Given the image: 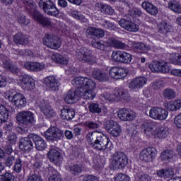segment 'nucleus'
<instances>
[{
  "mask_svg": "<svg viewBox=\"0 0 181 181\" xmlns=\"http://www.w3.org/2000/svg\"><path fill=\"white\" fill-rule=\"evenodd\" d=\"M73 86H79L81 98L84 100H94L95 98V83L93 80L83 77L77 76L71 81Z\"/></svg>",
  "mask_w": 181,
  "mask_h": 181,
  "instance_id": "obj_1",
  "label": "nucleus"
},
{
  "mask_svg": "<svg viewBox=\"0 0 181 181\" xmlns=\"http://www.w3.org/2000/svg\"><path fill=\"white\" fill-rule=\"evenodd\" d=\"M142 131L147 136H154L158 139H165L169 134V131L164 127H158L156 122L152 120H146L140 126Z\"/></svg>",
  "mask_w": 181,
  "mask_h": 181,
  "instance_id": "obj_2",
  "label": "nucleus"
},
{
  "mask_svg": "<svg viewBox=\"0 0 181 181\" xmlns=\"http://www.w3.org/2000/svg\"><path fill=\"white\" fill-rule=\"evenodd\" d=\"M44 136L49 144H54L62 141L64 136L69 141L73 139L74 134L70 130H66L65 132L56 126H51L44 132Z\"/></svg>",
  "mask_w": 181,
  "mask_h": 181,
  "instance_id": "obj_3",
  "label": "nucleus"
},
{
  "mask_svg": "<svg viewBox=\"0 0 181 181\" xmlns=\"http://www.w3.org/2000/svg\"><path fill=\"white\" fill-rule=\"evenodd\" d=\"M86 142L90 148H93L95 151H105L108 148V145H112L111 139L104 134L94 136V132H89L86 135Z\"/></svg>",
  "mask_w": 181,
  "mask_h": 181,
  "instance_id": "obj_4",
  "label": "nucleus"
},
{
  "mask_svg": "<svg viewBox=\"0 0 181 181\" xmlns=\"http://www.w3.org/2000/svg\"><path fill=\"white\" fill-rule=\"evenodd\" d=\"M25 11L35 22H37L43 28H50L52 26V21L45 17L44 14H42L39 10L33 8V4H31L30 6H26Z\"/></svg>",
  "mask_w": 181,
  "mask_h": 181,
  "instance_id": "obj_5",
  "label": "nucleus"
},
{
  "mask_svg": "<svg viewBox=\"0 0 181 181\" xmlns=\"http://www.w3.org/2000/svg\"><path fill=\"white\" fill-rule=\"evenodd\" d=\"M128 165V156L124 152H117L113 155L111 166L114 170L125 169Z\"/></svg>",
  "mask_w": 181,
  "mask_h": 181,
  "instance_id": "obj_6",
  "label": "nucleus"
},
{
  "mask_svg": "<svg viewBox=\"0 0 181 181\" xmlns=\"http://www.w3.org/2000/svg\"><path fill=\"white\" fill-rule=\"evenodd\" d=\"M39 8L49 16H57L59 10L52 0H40Z\"/></svg>",
  "mask_w": 181,
  "mask_h": 181,
  "instance_id": "obj_7",
  "label": "nucleus"
},
{
  "mask_svg": "<svg viewBox=\"0 0 181 181\" xmlns=\"http://www.w3.org/2000/svg\"><path fill=\"white\" fill-rule=\"evenodd\" d=\"M18 86H20L23 90H25V91H32V90H35L36 83L32 76L25 74L20 77Z\"/></svg>",
  "mask_w": 181,
  "mask_h": 181,
  "instance_id": "obj_8",
  "label": "nucleus"
},
{
  "mask_svg": "<svg viewBox=\"0 0 181 181\" xmlns=\"http://www.w3.org/2000/svg\"><path fill=\"white\" fill-rule=\"evenodd\" d=\"M112 60L117 63L129 64L132 60V55L124 51H113L112 53Z\"/></svg>",
  "mask_w": 181,
  "mask_h": 181,
  "instance_id": "obj_9",
  "label": "nucleus"
},
{
  "mask_svg": "<svg viewBox=\"0 0 181 181\" xmlns=\"http://www.w3.org/2000/svg\"><path fill=\"white\" fill-rule=\"evenodd\" d=\"M43 41L49 49H59L62 46V40L55 34H45Z\"/></svg>",
  "mask_w": 181,
  "mask_h": 181,
  "instance_id": "obj_10",
  "label": "nucleus"
},
{
  "mask_svg": "<svg viewBox=\"0 0 181 181\" xmlns=\"http://www.w3.org/2000/svg\"><path fill=\"white\" fill-rule=\"evenodd\" d=\"M156 155H158V151L155 147H147L140 152L139 156L143 162L149 163L156 158Z\"/></svg>",
  "mask_w": 181,
  "mask_h": 181,
  "instance_id": "obj_11",
  "label": "nucleus"
},
{
  "mask_svg": "<svg viewBox=\"0 0 181 181\" xmlns=\"http://www.w3.org/2000/svg\"><path fill=\"white\" fill-rule=\"evenodd\" d=\"M16 120L23 125H30L35 121V114L30 111L20 112L16 117Z\"/></svg>",
  "mask_w": 181,
  "mask_h": 181,
  "instance_id": "obj_12",
  "label": "nucleus"
},
{
  "mask_svg": "<svg viewBox=\"0 0 181 181\" xmlns=\"http://www.w3.org/2000/svg\"><path fill=\"white\" fill-rule=\"evenodd\" d=\"M168 115H169V112L163 108L154 107L149 110V117L153 119L163 121L168 118Z\"/></svg>",
  "mask_w": 181,
  "mask_h": 181,
  "instance_id": "obj_13",
  "label": "nucleus"
},
{
  "mask_svg": "<svg viewBox=\"0 0 181 181\" xmlns=\"http://www.w3.org/2000/svg\"><path fill=\"white\" fill-rule=\"evenodd\" d=\"M34 134H29L28 136L21 139L19 148L25 153H29L33 149V136Z\"/></svg>",
  "mask_w": 181,
  "mask_h": 181,
  "instance_id": "obj_14",
  "label": "nucleus"
},
{
  "mask_svg": "<svg viewBox=\"0 0 181 181\" xmlns=\"http://www.w3.org/2000/svg\"><path fill=\"white\" fill-rule=\"evenodd\" d=\"M105 129L107 130V132L112 135V136H114L115 138H117L121 135V132L122 131L121 129V126L117 122L114 120H108L105 123Z\"/></svg>",
  "mask_w": 181,
  "mask_h": 181,
  "instance_id": "obj_15",
  "label": "nucleus"
},
{
  "mask_svg": "<svg viewBox=\"0 0 181 181\" xmlns=\"http://www.w3.org/2000/svg\"><path fill=\"white\" fill-rule=\"evenodd\" d=\"M109 74L115 80H122L128 76V71L122 67L113 66L110 69Z\"/></svg>",
  "mask_w": 181,
  "mask_h": 181,
  "instance_id": "obj_16",
  "label": "nucleus"
},
{
  "mask_svg": "<svg viewBox=\"0 0 181 181\" xmlns=\"http://www.w3.org/2000/svg\"><path fill=\"white\" fill-rule=\"evenodd\" d=\"M76 89H71L68 91L67 94L64 95V100L67 104H70L73 100L81 98L80 95V85H74Z\"/></svg>",
  "mask_w": 181,
  "mask_h": 181,
  "instance_id": "obj_17",
  "label": "nucleus"
},
{
  "mask_svg": "<svg viewBox=\"0 0 181 181\" xmlns=\"http://www.w3.org/2000/svg\"><path fill=\"white\" fill-rule=\"evenodd\" d=\"M47 156L55 165H62L63 163V156H62V153L55 148H51L47 153Z\"/></svg>",
  "mask_w": 181,
  "mask_h": 181,
  "instance_id": "obj_18",
  "label": "nucleus"
},
{
  "mask_svg": "<svg viewBox=\"0 0 181 181\" xmlns=\"http://www.w3.org/2000/svg\"><path fill=\"white\" fill-rule=\"evenodd\" d=\"M113 95H115V98H117L119 101H122V103H128L129 98H131V95L127 90L119 88L115 90Z\"/></svg>",
  "mask_w": 181,
  "mask_h": 181,
  "instance_id": "obj_19",
  "label": "nucleus"
},
{
  "mask_svg": "<svg viewBox=\"0 0 181 181\" xmlns=\"http://www.w3.org/2000/svg\"><path fill=\"white\" fill-rule=\"evenodd\" d=\"M119 25L125 30L129 32H138L139 30V25L135 24V23L128 21L127 19H122L119 21Z\"/></svg>",
  "mask_w": 181,
  "mask_h": 181,
  "instance_id": "obj_20",
  "label": "nucleus"
},
{
  "mask_svg": "<svg viewBox=\"0 0 181 181\" xmlns=\"http://www.w3.org/2000/svg\"><path fill=\"white\" fill-rule=\"evenodd\" d=\"M24 67L28 71H42L45 70V64L37 62H26Z\"/></svg>",
  "mask_w": 181,
  "mask_h": 181,
  "instance_id": "obj_21",
  "label": "nucleus"
},
{
  "mask_svg": "<svg viewBox=\"0 0 181 181\" xmlns=\"http://www.w3.org/2000/svg\"><path fill=\"white\" fill-rule=\"evenodd\" d=\"M12 103H14L16 107L18 108H23V107H26L27 100L26 98L23 94L16 93L12 98H11Z\"/></svg>",
  "mask_w": 181,
  "mask_h": 181,
  "instance_id": "obj_22",
  "label": "nucleus"
},
{
  "mask_svg": "<svg viewBox=\"0 0 181 181\" xmlns=\"http://www.w3.org/2000/svg\"><path fill=\"white\" fill-rule=\"evenodd\" d=\"M33 141L35 145V148L37 151H45L47 148V144L46 141L43 139L40 136L37 134H33Z\"/></svg>",
  "mask_w": 181,
  "mask_h": 181,
  "instance_id": "obj_23",
  "label": "nucleus"
},
{
  "mask_svg": "<svg viewBox=\"0 0 181 181\" xmlns=\"http://www.w3.org/2000/svg\"><path fill=\"white\" fill-rule=\"evenodd\" d=\"M117 115L122 121H134L135 119V114L130 112L129 110L125 108L120 109Z\"/></svg>",
  "mask_w": 181,
  "mask_h": 181,
  "instance_id": "obj_24",
  "label": "nucleus"
},
{
  "mask_svg": "<svg viewBox=\"0 0 181 181\" xmlns=\"http://www.w3.org/2000/svg\"><path fill=\"white\" fill-rule=\"evenodd\" d=\"M13 42L16 45H21L22 46H25L29 43V37L28 35H24L23 33H17L13 37Z\"/></svg>",
  "mask_w": 181,
  "mask_h": 181,
  "instance_id": "obj_25",
  "label": "nucleus"
},
{
  "mask_svg": "<svg viewBox=\"0 0 181 181\" xmlns=\"http://www.w3.org/2000/svg\"><path fill=\"white\" fill-rule=\"evenodd\" d=\"M1 62L3 63V66L6 69V70H8L11 73H17L18 71V66L15 64L11 59L8 57H5L1 59Z\"/></svg>",
  "mask_w": 181,
  "mask_h": 181,
  "instance_id": "obj_26",
  "label": "nucleus"
},
{
  "mask_svg": "<svg viewBox=\"0 0 181 181\" xmlns=\"http://www.w3.org/2000/svg\"><path fill=\"white\" fill-rule=\"evenodd\" d=\"M143 9H145L147 13L152 15L153 16H156L158 15L159 10L156 6L152 4V3L148 1H144L141 4Z\"/></svg>",
  "mask_w": 181,
  "mask_h": 181,
  "instance_id": "obj_27",
  "label": "nucleus"
},
{
  "mask_svg": "<svg viewBox=\"0 0 181 181\" xmlns=\"http://www.w3.org/2000/svg\"><path fill=\"white\" fill-rule=\"evenodd\" d=\"M148 80L145 77H139L133 79L129 84V88L134 90L135 88H141L144 85L146 84Z\"/></svg>",
  "mask_w": 181,
  "mask_h": 181,
  "instance_id": "obj_28",
  "label": "nucleus"
},
{
  "mask_svg": "<svg viewBox=\"0 0 181 181\" xmlns=\"http://www.w3.org/2000/svg\"><path fill=\"white\" fill-rule=\"evenodd\" d=\"M86 33L89 36H93V37H97L98 39L104 37L105 35V33L103 30V29L94 27L88 28L86 30Z\"/></svg>",
  "mask_w": 181,
  "mask_h": 181,
  "instance_id": "obj_29",
  "label": "nucleus"
},
{
  "mask_svg": "<svg viewBox=\"0 0 181 181\" xmlns=\"http://www.w3.org/2000/svg\"><path fill=\"white\" fill-rule=\"evenodd\" d=\"M51 59L52 62L57 64H63L64 66H67V64H69V58L57 52H54L51 56Z\"/></svg>",
  "mask_w": 181,
  "mask_h": 181,
  "instance_id": "obj_30",
  "label": "nucleus"
},
{
  "mask_svg": "<svg viewBox=\"0 0 181 181\" xmlns=\"http://www.w3.org/2000/svg\"><path fill=\"white\" fill-rule=\"evenodd\" d=\"M76 116V112L74 109L64 108L61 110L62 119H66V121H71Z\"/></svg>",
  "mask_w": 181,
  "mask_h": 181,
  "instance_id": "obj_31",
  "label": "nucleus"
},
{
  "mask_svg": "<svg viewBox=\"0 0 181 181\" xmlns=\"http://www.w3.org/2000/svg\"><path fill=\"white\" fill-rule=\"evenodd\" d=\"M11 118V112L4 105H0V121L1 124L8 122Z\"/></svg>",
  "mask_w": 181,
  "mask_h": 181,
  "instance_id": "obj_32",
  "label": "nucleus"
},
{
  "mask_svg": "<svg viewBox=\"0 0 181 181\" xmlns=\"http://www.w3.org/2000/svg\"><path fill=\"white\" fill-rule=\"evenodd\" d=\"M175 156H176V153H175V151H173V150L167 149V150H164L161 153L160 158L162 161L165 160L167 162H172Z\"/></svg>",
  "mask_w": 181,
  "mask_h": 181,
  "instance_id": "obj_33",
  "label": "nucleus"
},
{
  "mask_svg": "<svg viewBox=\"0 0 181 181\" xmlns=\"http://www.w3.org/2000/svg\"><path fill=\"white\" fill-rule=\"evenodd\" d=\"M69 172L73 176H80L83 173V164L73 163L69 166Z\"/></svg>",
  "mask_w": 181,
  "mask_h": 181,
  "instance_id": "obj_34",
  "label": "nucleus"
},
{
  "mask_svg": "<svg viewBox=\"0 0 181 181\" xmlns=\"http://www.w3.org/2000/svg\"><path fill=\"white\" fill-rule=\"evenodd\" d=\"M43 83L49 88H55V87H57V84H59V81L56 79L54 76H49L45 78Z\"/></svg>",
  "mask_w": 181,
  "mask_h": 181,
  "instance_id": "obj_35",
  "label": "nucleus"
},
{
  "mask_svg": "<svg viewBox=\"0 0 181 181\" xmlns=\"http://www.w3.org/2000/svg\"><path fill=\"white\" fill-rule=\"evenodd\" d=\"M80 53L83 57V60L86 63L93 62V52L86 47L81 48Z\"/></svg>",
  "mask_w": 181,
  "mask_h": 181,
  "instance_id": "obj_36",
  "label": "nucleus"
},
{
  "mask_svg": "<svg viewBox=\"0 0 181 181\" xmlns=\"http://www.w3.org/2000/svg\"><path fill=\"white\" fill-rule=\"evenodd\" d=\"M165 107L168 111H177L181 109V100H171L166 104Z\"/></svg>",
  "mask_w": 181,
  "mask_h": 181,
  "instance_id": "obj_37",
  "label": "nucleus"
},
{
  "mask_svg": "<svg viewBox=\"0 0 181 181\" xmlns=\"http://www.w3.org/2000/svg\"><path fill=\"white\" fill-rule=\"evenodd\" d=\"M158 177H163V179H169L173 176V170L172 168H163L156 171Z\"/></svg>",
  "mask_w": 181,
  "mask_h": 181,
  "instance_id": "obj_38",
  "label": "nucleus"
},
{
  "mask_svg": "<svg viewBox=\"0 0 181 181\" xmlns=\"http://www.w3.org/2000/svg\"><path fill=\"white\" fill-rule=\"evenodd\" d=\"M93 78L98 80V81H107L108 80V74L101 71L100 69H95L93 71Z\"/></svg>",
  "mask_w": 181,
  "mask_h": 181,
  "instance_id": "obj_39",
  "label": "nucleus"
},
{
  "mask_svg": "<svg viewBox=\"0 0 181 181\" xmlns=\"http://www.w3.org/2000/svg\"><path fill=\"white\" fill-rule=\"evenodd\" d=\"M92 46L95 47V49H98V50H107V47L108 46V42L103 40L97 41L94 40L92 41Z\"/></svg>",
  "mask_w": 181,
  "mask_h": 181,
  "instance_id": "obj_40",
  "label": "nucleus"
},
{
  "mask_svg": "<svg viewBox=\"0 0 181 181\" xmlns=\"http://www.w3.org/2000/svg\"><path fill=\"white\" fill-rule=\"evenodd\" d=\"M109 43L112 47H115V49H125L127 47L125 43L115 38L109 40Z\"/></svg>",
  "mask_w": 181,
  "mask_h": 181,
  "instance_id": "obj_41",
  "label": "nucleus"
},
{
  "mask_svg": "<svg viewBox=\"0 0 181 181\" xmlns=\"http://www.w3.org/2000/svg\"><path fill=\"white\" fill-rule=\"evenodd\" d=\"M168 8L176 13H181V5L180 2L176 1H170L168 2Z\"/></svg>",
  "mask_w": 181,
  "mask_h": 181,
  "instance_id": "obj_42",
  "label": "nucleus"
},
{
  "mask_svg": "<svg viewBox=\"0 0 181 181\" xmlns=\"http://www.w3.org/2000/svg\"><path fill=\"white\" fill-rule=\"evenodd\" d=\"M163 95L165 100H173L176 97L175 90L167 88L163 91Z\"/></svg>",
  "mask_w": 181,
  "mask_h": 181,
  "instance_id": "obj_43",
  "label": "nucleus"
},
{
  "mask_svg": "<svg viewBox=\"0 0 181 181\" xmlns=\"http://www.w3.org/2000/svg\"><path fill=\"white\" fill-rule=\"evenodd\" d=\"M133 47L136 53H145V50H146V46L142 42L134 43Z\"/></svg>",
  "mask_w": 181,
  "mask_h": 181,
  "instance_id": "obj_44",
  "label": "nucleus"
},
{
  "mask_svg": "<svg viewBox=\"0 0 181 181\" xmlns=\"http://www.w3.org/2000/svg\"><path fill=\"white\" fill-rule=\"evenodd\" d=\"M50 176L48 178V181H62V177L56 169L53 168L50 171Z\"/></svg>",
  "mask_w": 181,
  "mask_h": 181,
  "instance_id": "obj_45",
  "label": "nucleus"
},
{
  "mask_svg": "<svg viewBox=\"0 0 181 181\" xmlns=\"http://www.w3.org/2000/svg\"><path fill=\"white\" fill-rule=\"evenodd\" d=\"M100 6L102 13H104L105 15H112V13H114V10L110 6L107 4H100Z\"/></svg>",
  "mask_w": 181,
  "mask_h": 181,
  "instance_id": "obj_46",
  "label": "nucleus"
},
{
  "mask_svg": "<svg viewBox=\"0 0 181 181\" xmlns=\"http://www.w3.org/2000/svg\"><path fill=\"white\" fill-rule=\"evenodd\" d=\"M88 109L92 114H100L102 111L100 105L95 103H90L88 106Z\"/></svg>",
  "mask_w": 181,
  "mask_h": 181,
  "instance_id": "obj_47",
  "label": "nucleus"
},
{
  "mask_svg": "<svg viewBox=\"0 0 181 181\" xmlns=\"http://www.w3.org/2000/svg\"><path fill=\"white\" fill-rule=\"evenodd\" d=\"M13 170L16 172V173H21L22 172V160L21 158H18L14 161Z\"/></svg>",
  "mask_w": 181,
  "mask_h": 181,
  "instance_id": "obj_48",
  "label": "nucleus"
},
{
  "mask_svg": "<svg viewBox=\"0 0 181 181\" xmlns=\"http://www.w3.org/2000/svg\"><path fill=\"white\" fill-rule=\"evenodd\" d=\"M18 22L23 26H29V24L30 23V19L28 18L26 16L21 15L18 17Z\"/></svg>",
  "mask_w": 181,
  "mask_h": 181,
  "instance_id": "obj_49",
  "label": "nucleus"
},
{
  "mask_svg": "<svg viewBox=\"0 0 181 181\" xmlns=\"http://www.w3.org/2000/svg\"><path fill=\"white\" fill-rule=\"evenodd\" d=\"M15 180V176L11 173H6L0 175V181H13Z\"/></svg>",
  "mask_w": 181,
  "mask_h": 181,
  "instance_id": "obj_50",
  "label": "nucleus"
},
{
  "mask_svg": "<svg viewBox=\"0 0 181 181\" xmlns=\"http://www.w3.org/2000/svg\"><path fill=\"white\" fill-rule=\"evenodd\" d=\"M160 29L161 30H165V32L169 33V32H172V25H169L166 20H164L160 23Z\"/></svg>",
  "mask_w": 181,
  "mask_h": 181,
  "instance_id": "obj_51",
  "label": "nucleus"
},
{
  "mask_svg": "<svg viewBox=\"0 0 181 181\" xmlns=\"http://www.w3.org/2000/svg\"><path fill=\"white\" fill-rule=\"evenodd\" d=\"M129 14L130 16H132L133 19L135 18H138L142 15V11L139 8H132L129 11Z\"/></svg>",
  "mask_w": 181,
  "mask_h": 181,
  "instance_id": "obj_52",
  "label": "nucleus"
},
{
  "mask_svg": "<svg viewBox=\"0 0 181 181\" xmlns=\"http://www.w3.org/2000/svg\"><path fill=\"white\" fill-rule=\"evenodd\" d=\"M115 181H131V178L125 174L119 173L115 176Z\"/></svg>",
  "mask_w": 181,
  "mask_h": 181,
  "instance_id": "obj_53",
  "label": "nucleus"
},
{
  "mask_svg": "<svg viewBox=\"0 0 181 181\" xmlns=\"http://www.w3.org/2000/svg\"><path fill=\"white\" fill-rule=\"evenodd\" d=\"M7 142H8L9 145H15L16 144V140L18 139V136H16V134L13 132L10 133L7 136Z\"/></svg>",
  "mask_w": 181,
  "mask_h": 181,
  "instance_id": "obj_54",
  "label": "nucleus"
},
{
  "mask_svg": "<svg viewBox=\"0 0 181 181\" xmlns=\"http://www.w3.org/2000/svg\"><path fill=\"white\" fill-rule=\"evenodd\" d=\"M159 71L166 74V73H169V71H170V66L168 65V63L163 64L159 62Z\"/></svg>",
  "mask_w": 181,
  "mask_h": 181,
  "instance_id": "obj_55",
  "label": "nucleus"
},
{
  "mask_svg": "<svg viewBox=\"0 0 181 181\" xmlns=\"http://www.w3.org/2000/svg\"><path fill=\"white\" fill-rule=\"evenodd\" d=\"M44 115L47 118H53V117H56V112H54V110L45 109L44 110Z\"/></svg>",
  "mask_w": 181,
  "mask_h": 181,
  "instance_id": "obj_56",
  "label": "nucleus"
},
{
  "mask_svg": "<svg viewBox=\"0 0 181 181\" xmlns=\"http://www.w3.org/2000/svg\"><path fill=\"white\" fill-rule=\"evenodd\" d=\"M27 181H43V179L37 174H33L28 177Z\"/></svg>",
  "mask_w": 181,
  "mask_h": 181,
  "instance_id": "obj_57",
  "label": "nucleus"
},
{
  "mask_svg": "<svg viewBox=\"0 0 181 181\" xmlns=\"http://www.w3.org/2000/svg\"><path fill=\"white\" fill-rule=\"evenodd\" d=\"M83 181H99L97 176L93 175H83Z\"/></svg>",
  "mask_w": 181,
  "mask_h": 181,
  "instance_id": "obj_58",
  "label": "nucleus"
},
{
  "mask_svg": "<svg viewBox=\"0 0 181 181\" xmlns=\"http://www.w3.org/2000/svg\"><path fill=\"white\" fill-rule=\"evenodd\" d=\"M6 134H11L12 133V129H13V123L8 122V124H6L4 127Z\"/></svg>",
  "mask_w": 181,
  "mask_h": 181,
  "instance_id": "obj_59",
  "label": "nucleus"
},
{
  "mask_svg": "<svg viewBox=\"0 0 181 181\" xmlns=\"http://www.w3.org/2000/svg\"><path fill=\"white\" fill-rule=\"evenodd\" d=\"M150 70H151L152 73H156V71H159V62L158 64H150L148 65Z\"/></svg>",
  "mask_w": 181,
  "mask_h": 181,
  "instance_id": "obj_60",
  "label": "nucleus"
},
{
  "mask_svg": "<svg viewBox=\"0 0 181 181\" xmlns=\"http://www.w3.org/2000/svg\"><path fill=\"white\" fill-rule=\"evenodd\" d=\"M13 162H15V157H8L5 160V165L9 168L13 165Z\"/></svg>",
  "mask_w": 181,
  "mask_h": 181,
  "instance_id": "obj_61",
  "label": "nucleus"
},
{
  "mask_svg": "<svg viewBox=\"0 0 181 181\" xmlns=\"http://www.w3.org/2000/svg\"><path fill=\"white\" fill-rule=\"evenodd\" d=\"M12 152H13V149L12 148V145L11 144H8L7 146H5V147H4L5 154L6 153V155H11Z\"/></svg>",
  "mask_w": 181,
  "mask_h": 181,
  "instance_id": "obj_62",
  "label": "nucleus"
},
{
  "mask_svg": "<svg viewBox=\"0 0 181 181\" xmlns=\"http://www.w3.org/2000/svg\"><path fill=\"white\" fill-rule=\"evenodd\" d=\"M57 5L59 8H67V6H69V4L66 0H58Z\"/></svg>",
  "mask_w": 181,
  "mask_h": 181,
  "instance_id": "obj_63",
  "label": "nucleus"
},
{
  "mask_svg": "<svg viewBox=\"0 0 181 181\" xmlns=\"http://www.w3.org/2000/svg\"><path fill=\"white\" fill-rule=\"evenodd\" d=\"M139 181H151V177H149V175L144 174L141 175Z\"/></svg>",
  "mask_w": 181,
  "mask_h": 181,
  "instance_id": "obj_64",
  "label": "nucleus"
}]
</instances>
